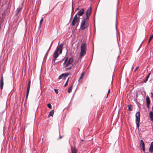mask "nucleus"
Returning a JSON list of instances; mask_svg holds the SVG:
<instances>
[{
	"label": "nucleus",
	"instance_id": "b1692460",
	"mask_svg": "<svg viewBox=\"0 0 153 153\" xmlns=\"http://www.w3.org/2000/svg\"><path fill=\"white\" fill-rule=\"evenodd\" d=\"M83 74H84L82 73L81 74V76L79 79L78 81H79L82 78L83 76Z\"/></svg>",
	"mask_w": 153,
	"mask_h": 153
},
{
	"label": "nucleus",
	"instance_id": "f3484780",
	"mask_svg": "<svg viewBox=\"0 0 153 153\" xmlns=\"http://www.w3.org/2000/svg\"><path fill=\"white\" fill-rule=\"evenodd\" d=\"M149 114L150 115L151 119L153 122V112L152 111H151L149 113Z\"/></svg>",
	"mask_w": 153,
	"mask_h": 153
},
{
	"label": "nucleus",
	"instance_id": "ea45409f",
	"mask_svg": "<svg viewBox=\"0 0 153 153\" xmlns=\"http://www.w3.org/2000/svg\"><path fill=\"white\" fill-rule=\"evenodd\" d=\"M68 57H67L66 58V59H65V62H67V61L68 60Z\"/></svg>",
	"mask_w": 153,
	"mask_h": 153
},
{
	"label": "nucleus",
	"instance_id": "c9c22d12",
	"mask_svg": "<svg viewBox=\"0 0 153 153\" xmlns=\"http://www.w3.org/2000/svg\"><path fill=\"white\" fill-rule=\"evenodd\" d=\"M147 104V107L148 108H149V105H150V103H148V104Z\"/></svg>",
	"mask_w": 153,
	"mask_h": 153
},
{
	"label": "nucleus",
	"instance_id": "7ed1b4c3",
	"mask_svg": "<svg viewBox=\"0 0 153 153\" xmlns=\"http://www.w3.org/2000/svg\"><path fill=\"white\" fill-rule=\"evenodd\" d=\"M88 19H82L80 23V29L82 30H84L87 28L89 26L88 22Z\"/></svg>",
	"mask_w": 153,
	"mask_h": 153
},
{
	"label": "nucleus",
	"instance_id": "cd10ccee",
	"mask_svg": "<svg viewBox=\"0 0 153 153\" xmlns=\"http://www.w3.org/2000/svg\"><path fill=\"white\" fill-rule=\"evenodd\" d=\"M54 91L55 92V93L57 94L58 93V89H54Z\"/></svg>",
	"mask_w": 153,
	"mask_h": 153
},
{
	"label": "nucleus",
	"instance_id": "4be33fe9",
	"mask_svg": "<svg viewBox=\"0 0 153 153\" xmlns=\"http://www.w3.org/2000/svg\"><path fill=\"white\" fill-rule=\"evenodd\" d=\"M153 38V34L152 35V36H151L150 37L149 39V41L148 43H149L150 42L151 40Z\"/></svg>",
	"mask_w": 153,
	"mask_h": 153
},
{
	"label": "nucleus",
	"instance_id": "de8ad7c7",
	"mask_svg": "<svg viewBox=\"0 0 153 153\" xmlns=\"http://www.w3.org/2000/svg\"><path fill=\"white\" fill-rule=\"evenodd\" d=\"M61 61H59V62H61Z\"/></svg>",
	"mask_w": 153,
	"mask_h": 153
},
{
	"label": "nucleus",
	"instance_id": "4468645a",
	"mask_svg": "<svg viewBox=\"0 0 153 153\" xmlns=\"http://www.w3.org/2000/svg\"><path fill=\"white\" fill-rule=\"evenodd\" d=\"M71 153H76L77 152V149L75 148H73L71 147Z\"/></svg>",
	"mask_w": 153,
	"mask_h": 153
},
{
	"label": "nucleus",
	"instance_id": "58836bf2",
	"mask_svg": "<svg viewBox=\"0 0 153 153\" xmlns=\"http://www.w3.org/2000/svg\"><path fill=\"white\" fill-rule=\"evenodd\" d=\"M66 62L64 61V62H63V66H64L66 64Z\"/></svg>",
	"mask_w": 153,
	"mask_h": 153
},
{
	"label": "nucleus",
	"instance_id": "c85d7f7f",
	"mask_svg": "<svg viewBox=\"0 0 153 153\" xmlns=\"http://www.w3.org/2000/svg\"><path fill=\"white\" fill-rule=\"evenodd\" d=\"M42 21H43V18H42L41 19V20H40V22H39V26H40V25H41V23H42Z\"/></svg>",
	"mask_w": 153,
	"mask_h": 153
},
{
	"label": "nucleus",
	"instance_id": "6ab92c4d",
	"mask_svg": "<svg viewBox=\"0 0 153 153\" xmlns=\"http://www.w3.org/2000/svg\"><path fill=\"white\" fill-rule=\"evenodd\" d=\"M146 104L150 103V100L149 98L147 97L146 98Z\"/></svg>",
	"mask_w": 153,
	"mask_h": 153
},
{
	"label": "nucleus",
	"instance_id": "1a4fd4ad",
	"mask_svg": "<svg viewBox=\"0 0 153 153\" xmlns=\"http://www.w3.org/2000/svg\"><path fill=\"white\" fill-rule=\"evenodd\" d=\"M140 146L141 147V149L143 150V152H145V144L143 140H140Z\"/></svg>",
	"mask_w": 153,
	"mask_h": 153
},
{
	"label": "nucleus",
	"instance_id": "2f4dec72",
	"mask_svg": "<svg viewBox=\"0 0 153 153\" xmlns=\"http://www.w3.org/2000/svg\"><path fill=\"white\" fill-rule=\"evenodd\" d=\"M74 9L73 8V6H72V12H71V15H72V14L74 11Z\"/></svg>",
	"mask_w": 153,
	"mask_h": 153
},
{
	"label": "nucleus",
	"instance_id": "49530a36",
	"mask_svg": "<svg viewBox=\"0 0 153 153\" xmlns=\"http://www.w3.org/2000/svg\"><path fill=\"white\" fill-rule=\"evenodd\" d=\"M133 68V67L132 66V67H131V69H132Z\"/></svg>",
	"mask_w": 153,
	"mask_h": 153
},
{
	"label": "nucleus",
	"instance_id": "2eb2a0df",
	"mask_svg": "<svg viewBox=\"0 0 153 153\" xmlns=\"http://www.w3.org/2000/svg\"><path fill=\"white\" fill-rule=\"evenodd\" d=\"M73 61V59L72 57L70 58L67 62L70 64H72Z\"/></svg>",
	"mask_w": 153,
	"mask_h": 153
},
{
	"label": "nucleus",
	"instance_id": "dca6fc26",
	"mask_svg": "<svg viewBox=\"0 0 153 153\" xmlns=\"http://www.w3.org/2000/svg\"><path fill=\"white\" fill-rule=\"evenodd\" d=\"M128 110L129 111H131L132 110L133 107L131 105V104L128 105Z\"/></svg>",
	"mask_w": 153,
	"mask_h": 153
},
{
	"label": "nucleus",
	"instance_id": "c03bdc74",
	"mask_svg": "<svg viewBox=\"0 0 153 153\" xmlns=\"http://www.w3.org/2000/svg\"><path fill=\"white\" fill-rule=\"evenodd\" d=\"M152 111H153V106L152 107Z\"/></svg>",
	"mask_w": 153,
	"mask_h": 153
},
{
	"label": "nucleus",
	"instance_id": "a18cd8bd",
	"mask_svg": "<svg viewBox=\"0 0 153 153\" xmlns=\"http://www.w3.org/2000/svg\"><path fill=\"white\" fill-rule=\"evenodd\" d=\"M81 141H82V142H83V140H81Z\"/></svg>",
	"mask_w": 153,
	"mask_h": 153
},
{
	"label": "nucleus",
	"instance_id": "7c9ffc66",
	"mask_svg": "<svg viewBox=\"0 0 153 153\" xmlns=\"http://www.w3.org/2000/svg\"><path fill=\"white\" fill-rule=\"evenodd\" d=\"M50 47H51V46H50V47L49 48L48 50L47 53H46V54H45V55L46 56H47V55H48V51L50 50Z\"/></svg>",
	"mask_w": 153,
	"mask_h": 153
},
{
	"label": "nucleus",
	"instance_id": "bb28decb",
	"mask_svg": "<svg viewBox=\"0 0 153 153\" xmlns=\"http://www.w3.org/2000/svg\"><path fill=\"white\" fill-rule=\"evenodd\" d=\"M144 40H143V41L142 42H141V44H140V46H139V48H138L137 50V52L140 49V48L141 47V45H142V44L143 42L144 41Z\"/></svg>",
	"mask_w": 153,
	"mask_h": 153
},
{
	"label": "nucleus",
	"instance_id": "9b49d317",
	"mask_svg": "<svg viewBox=\"0 0 153 153\" xmlns=\"http://www.w3.org/2000/svg\"><path fill=\"white\" fill-rule=\"evenodd\" d=\"M4 85L3 76H2L0 81V89L2 90Z\"/></svg>",
	"mask_w": 153,
	"mask_h": 153
},
{
	"label": "nucleus",
	"instance_id": "a19ab883",
	"mask_svg": "<svg viewBox=\"0 0 153 153\" xmlns=\"http://www.w3.org/2000/svg\"><path fill=\"white\" fill-rule=\"evenodd\" d=\"M79 10V8L78 7L75 9V11H76Z\"/></svg>",
	"mask_w": 153,
	"mask_h": 153
},
{
	"label": "nucleus",
	"instance_id": "37998d69",
	"mask_svg": "<svg viewBox=\"0 0 153 153\" xmlns=\"http://www.w3.org/2000/svg\"><path fill=\"white\" fill-rule=\"evenodd\" d=\"M62 137L60 135L59 137V139H61Z\"/></svg>",
	"mask_w": 153,
	"mask_h": 153
},
{
	"label": "nucleus",
	"instance_id": "a878e982",
	"mask_svg": "<svg viewBox=\"0 0 153 153\" xmlns=\"http://www.w3.org/2000/svg\"><path fill=\"white\" fill-rule=\"evenodd\" d=\"M70 65V64H68L67 62V63L63 67L64 68H66L68 66Z\"/></svg>",
	"mask_w": 153,
	"mask_h": 153
},
{
	"label": "nucleus",
	"instance_id": "5701e85b",
	"mask_svg": "<svg viewBox=\"0 0 153 153\" xmlns=\"http://www.w3.org/2000/svg\"><path fill=\"white\" fill-rule=\"evenodd\" d=\"M69 77H68V79L67 80V81L65 83V84L64 85L63 87H65V86H66L68 84V81L69 80Z\"/></svg>",
	"mask_w": 153,
	"mask_h": 153
},
{
	"label": "nucleus",
	"instance_id": "f257e3e1",
	"mask_svg": "<svg viewBox=\"0 0 153 153\" xmlns=\"http://www.w3.org/2000/svg\"><path fill=\"white\" fill-rule=\"evenodd\" d=\"M63 45V44L61 43L58 45L57 47L53 54V57L54 58V61L56 59L59 55L62 53Z\"/></svg>",
	"mask_w": 153,
	"mask_h": 153
},
{
	"label": "nucleus",
	"instance_id": "393cba45",
	"mask_svg": "<svg viewBox=\"0 0 153 153\" xmlns=\"http://www.w3.org/2000/svg\"><path fill=\"white\" fill-rule=\"evenodd\" d=\"M48 107L50 109H51L52 106L50 103H48L47 105Z\"/></svg>",
	"mask_w": 153,
	"mask_h": 153
},
{
	"label": "nucleus",
	"instance_id": "9d476101",
	"mask_svg": "<svg viewBox=\"0 0 153 153\" xmlns=\"http://www.w3.org/2000/svg\"><path fill=\"white\" fill-rule=\"evenodd\" d=\"M85 12V10L84 8L81 9L79 11H78L76 14V16L78 15L79 16H81Z\"/></svg>",
	"mask_w": 153,
	"mask_h": 153
},
{
	"label": "nucleus",
	"instance_id": "412c9836",
	"mask_svg": "<svg viewBox=\"0 0 153 153\" xmlns=\"http://www.w3.org/2000/svg\"><path fill=\"white\" fill-rule=\"evenodd\" d=\"M71 68H72V66H71L69 68H66L65 70V71H68V70H70V69H71Z\"/></svg>",
	"mask_w": 153,
	"mask_h": 153
},
{
	"label": "nucleus",
	"instance_id": "aec40b11",
	"mask_svg": "<svg viewBox=\"0 0 153 153\" xmlns=\"http://www.w3.org/2000/svg\"><path fill=\"white\" fill-rule=\"evenodd\" d=\"M72 88V86H71L69 87L68 89V93H70L71 91Z\"/></svg>",
	"mask_w": 153,
	"mask_h": 153
},
{
	"label": "nucleus",
	"instance_id": "f03ea898",
	"mask_svg": "<svg viewBox=\"0 0 153 153\" xmlns=\"http://www.w3.org/2000/svg\"><path fill=\"white\" fill-rule=\"evenodd\" d=\"M80 48V55L81 57H82L84 56L86 53L87 45L85 42H83L81 44Z\"/></svg>",
	"mask_w": 153,
	"mask_h": 153
},
{
	"label": "nucleus",
	"instance_id": "f704fd0d",
	"mask_svg": "<svg viewBox=\"0 0 153 153\" xmlns=\"http://www.w3.org/2000/svg\"><path fill=\"white\" fill-rule=\"evenodd\" d=\"M110 89H109L108 91V94H107V97H108V94L109 93H110Z\"/></svg>",
	"mask_w": 153,
	"mask_h": 153
},
{
	"label": "nucleus",
	"instance_id": "4c0bfd02",
	"mask_svg": "<svg viewBox=\"0 0 153 153\" xmlns=\"http://www.w3.org/2000/svg\"><path fill=\"white\" fill-rule=\"evenodd\" d=\"M151 97L152 98L153 97V93H152V92H151Z\"/></svg>",
	"mask_w": 153,
	"mask_h": 153
},
{
	"label": "nucleus",
	"instance_id": "473e14b6",
	"mask_svg": "<svg viewBox=\"0 0 153 153\" xmlns=\"http://www.w3.org/2000/svg\"><path fill=\"white\" fill-rule=\"evenodd\" d=\"M148 79L146 78V79L143 81V82L146 83L147 82V81H148Z\"/></svg>",
	"mask_w": 153,
	"mask_h": 153
},
{
	"label": "nucleus",
	"instance_id": "79ce46f5",
	"mask_svg": "<svg viewBox=\"0 0 153 153\" xmlns=\"http://www.w3.org/2000/svg\"><path fill=\"white\" fill-rule=\"evenodd\" d=\"M30 83H31V81L30 80H29V82H28V83L29 84H30Z\"/></svg>",
	"mask_w": 153,
	"mask_h": 153
},
{
	"label": "nucleus",
	"instance_id": "c756f323",
	"mask_svg": "<svg viewBox=\"0 0 153 153\" xmlns=\"http://www.w3.org/2000/svg\"><path fill=\"white\" fill-rule=\"evenodd\" d=\"M139 68V66H137V67H136L134 71V72L135 71H136V70H137Z\"/></svg>",
	"mask_w": 153,
	"mask_h": 153
},
{
	"label": "nucleus",
	"instance_id": "a211bd4d",
	"mask_svg": "<svg viewBox=\"0 0 153 153\" xmlns=\"http://www.w3.org/2000/svg\"><path fill=\"white\" fill-rule=\"evenodd\" d=\"M54 109H53V110H52L50 112V113H49V116H53V114H54Z\"/></svg>",
	"mask_w": 153,
	"mask_h": 153
},
{
	"label": "nucleus",
	"instance_id": "423d86ee",
	"mask_svg": "<svg viewBox=\"0 0 153 153\" xmlns=\"http://www.w3.org/2000/svg\"><path fill=\"white\" fill-rule=\"evenodd\" d=\"M69 75H70V74L68 73L62 74L59 76L58 79H65L66 77Z\"/></svg>",
	"mask_w": 153,
	"mask_h": 153
},
{
	"label": "nucleus",
	"instance_id": "f8f14e48",
	"mask_svg": "<svg viewBox=\"0 0 153 153\" xmlns=\"http://www.w3.org/2000/svg\"><path fill=\"white\" fill-rule=\"evenodd\" d=\"M30 84H28V86L27 88V93H26V99H27L29 92V90L30 88Z\"/></svg>",
	"mask_w": 153,
	"mask_h": 153
},
{
	"label": "nucleus",
	"instance_id": "6e6552de",
	"mask_svg": "<svg viewBox=\"0 0 153 153\" xmlns=\"http://www.w3.org/2000/svg\"><path fill=\"white\" fill-rule=\"evenodd\" d=\"M23 3H22L20 7H19V8L17 9L16 10V13L15 14V16L17 18H18L19 17V11L22 10V7L23 6Z\"/></svg>",
	"mask_w": 153,
	"mask_h": 153
},
{
	"label": "nucleus",
	"instance_id": "0eeeda50",
	"mask_svg": "<svg viewBox=\"0 0 153 153\" xmlns=\"http://www.w3.org/2000/svg\"><path fill=\"white\" fill-rule=\"evenodd\" d=\"M91 7H90L87 9L86 12V18L85 19H89V17L90 16L91 13Z\"/></svg>",
	"mask_w": 153,
	"mask_h": 153
},
{
	"label": "nucleus",
	"instance_id": "20e7f679",
	"mask_svg": "<svg viewBox=\"0 0 153 153\" xmlns=\"http://www.w3.org/2000/svg\"><path fill=\"white\" fill-rule=\"evenodd\" d=\"M79 22V17H78L76 15L72 20V24L73 26H76L77 27L78 26Z\"/></svg>",
	"mask_w": 153,
	"mask_h": 153
},
{
	"label": "nucleus",
	"instance_id": "e433bc0d",
	"mask_svg": "<svg viewBox=\"0 0 153 153\" xmlns=\"http://www.w3.org/2000/svg\"><path fill=\"white\" fill-rule=\"evenodd\" d=\"M117 22V19L116 20V21L115 29H116V30L117 31V22Z\"/></svg>",
	"mask_w": 153,
	"mask_h": 153
},
{
	"label": "nucleus",
	"instance_id": "72a5a7b5",
	"mask_svg": "<svg viewBox=\"0 0 153 153\" xmlns=\"http://www.w3.org/2000/svg\"><path fill=\"white\" fill-rule=\"evenodd\" d=\"M150 74L149 73L148 75H147V77H146V78L148 79L149 78V76H150Z\"/></svg>",
	"mask_w": 153,
	"mask_h": 153
},
{
	"label": "nucleus",
	"instance_id": "ddd939ff",
	"mask_svg": "<svg viewBox=\"0 0 153 153\" xmlns=\"http://www.w3.org/2000/svg\"><path fill=\"white\" fill-rule=\"evenodd\" d=\"M149 151L151 153L153 152V141L150 144Z\"/></svg>",
	"mask_w": 153,
	"mask_h": 153
},
{
	"label": "nucleus",
	"instance_id": "39448f33",
	"mask_svg": "<svg viewBox=\"0 0 153 153\" xmlns=\"http://www.w3.org/2000/svg\"><path fill=\"white\" fill-rule=\"evenodd\" d=\"M136 118L135 123L136 125L137 128H138L139 126V123L140 122V112L138 111L135 114Z\"/></svg>",
	"mask_w": 153,
	"mask_h": 153
}]
</instances>
